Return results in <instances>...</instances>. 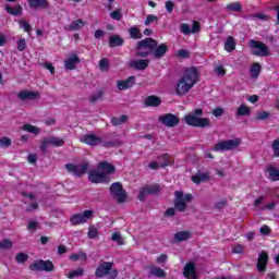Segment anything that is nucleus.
<instances>
[{
    "label": "nucleus",
    "instance_id": "f257e3e1",
    "mask_svg": "<svg viewBox=\"0 0 279 279\" xmlns=\"http://www.w3.org/2000/svg\"><path fill=\"white\" fill-rule=\"evenodd\" d=\"M199 74L195 68H189L184 71L182 77L177 82L175 93L179 97L186 95L191 88L198 82Z\"/></svg>",
    "mask_w": 279,
    "mask_h": 279
},
{
    "label": "nucleus",
    "instance_id": "f03ea898",
    "mask_svg": "<svg viewBox=\"0 0 279 279\" xmlns=\"http://www.w3.org/2000/svg\"><path fill=\"white\" fill-rule=\"evenodd\" d=\"M204 114V110L196 109L194 112H191L184 117V121L187 125L193 128H210V119L199 118Z\"/></svg>",
    "mask_w": 279,
    "mask_h": 279
},
{
    "label": "nucleus",
    "instance_id": "7ed1b4c3",
    "mask_svg": "<svg viewBox=\"0 0 279 279\" xmlns=\"http://www.w3.org/2000/svg\"><path fill=\"white\" fill-rule=\"evenodd\" d=\"M191 202H193L192 194H184L182 191L174 192V208L179 213H184V210H186L187 204H191Z\"/></svg>",
    "mask_w": 279,
    "mask_h": 279
},
{
    "label": "nucleus",
    "instance_id": "20e7f679",
    "mask_svg": "<svg viewBox=\"0 0 279 279\" xmlns=\"http://www.w3.org/2000/svg\"><path fill=\"white\" fill-rule=\"evenodd\" d=\"M118 274L117 270L112 269V263L110 262L101 263L95 271L97 278H105L106 276L107 279H117Z\"/></svg>",
    "mask_w": 279,
    "mask_h": 279
},
{
    "label": "nucleus",
    "instance_id": "39448f33",
    "mask_svg": "<svg viewBox=\"0 0 279 279\" xmlns=\"http://www.w3.org/2000/svg\"><path fill=\"white\" fill-rule=\"evenodd\" d=\"M248 47L252 49V56H257L259 58H267V56H269V47L263 41L251 39L248 41Z\"/></svg>",
    "mask_w": 279,
    "mask_h": 279
},
{
    "label": "nucleus",
    "instance_id": "423d86ee",
    "mask_svg": "<svg viewBox=\"0 0 279 279\" xmlns=\"http://www.w3.org/2000/svg\"><path fill=\"white\" fill-rule=\"evenodd\" d=\"M93 215H95V211L90 209L74 214L70 217V223L71 226H84V223H88L89 219H93Z\"/></svg>",
    "mask_w": 279,
    "mask_h": 279
},
{
    "label": "nucleus",
    "instance_id": "0eeeda50",
    "mask_svg": "<svg viewBox=\"0 0 279 279\" xmlns=\"http://www.w3.org/2000/svg\"><path fill=\"white\" fill-rule=\"evenodd\" d=\"M241 145V138L227 140L215 145L214 151H230Z\"/></svg>",
    "mask_w": 279,
    "mask_h": 279
},
{
    "label": "nucleus",
    "instance_id": "6e6552de",
    "mask_svg": "<svg viewBox=\"0 0 279 279\" xmlns=\"http://www.w3.org/2000/svg\"><path fill=\"white\" fill-rule=\"evenodd\" d=\"M110 193L112 197L117 199L118 204H123L125 199H128V194L125 193V190H123V185L119 182L111 184Z\"/></svg>",
    "mask_w": 279,
    "mask_h": 279
},
{
    "label": "nucleus",
    "instance_id": "1a4fd4ad",
    "mask_svg": "<svg viewBox=\"0 0 279 279\" xmlns=\"http://www.w3.org/2000/svg\"><path fill=\"white\" fill-rule=\"evenodd\" d=\"M90 165L88 162H83L81 165H73V163H66L65 169L69 171V173H72L73 175H84L86 171H88Z\"/></svg>",
    "mask_w": 279,
    "mask_h": 279
},
{
    "label": "nucleus",
    "instance_id": "9d476101",
    "mask_svg": "<svg viewBox=\"0 0 279 279\" xmlns=\"http://www.w3.org/2000/svg\"><path fill=\"white\" fill-rule=\"evenodd\" d=\"M180 32L181 34H184V36H189L190 34H199V32H202V25L197 21L192 23V27L186 23H182L180 25Z\"/></svg>",
    "mask_w": 279,
    "mask_h": 279
},
{
    "label": "nucleus",
    "instance_id": "9b49d317",
    "mask_svg": "<svg viewBox=\"0 0 279 279\" xmlns=\"http://www.w3.org/2000/svg\"><path fill=\"white\" fill-rule=\"evenodd\" d=\"M49 145H52L53 147H63L64 140L56 136L48 137L41 142V151H47V148Z\"/></svg>",
    "mask_w": 279,
    "mask_h": 279
},
{
    "label": "nucleus",
    "instance_id": "f8f14e48",
    "mask_svg": "<svg viewBox=\"0 0 279 279\" xmlns=\"http://www.w3.org/2000/svg\"><path fill=\"white\" fill-rule=\"evenodd\" d=\"M89 181L93 184H104V182H110V177L102 174L99 170H93L88 173Z\"/></svg>",
    "mask_w": 279,
    "mask_h": 279
},
{
    "label": "nucleus",
    "instance_id": "ddd939ff",
    "mask_svg": "<svg viewBox=\"0 0 279 279\" xmlns=\"http://www.w3.org/2000/svg\"><path fill=\"white\" fill-rule=\"evenodd\" d=\"M29 269H32V271H53V263L49 260H37L29 266Z\"/></svg>",
    "mask_w": 279,
    "mask_h": 279
},
{
    "label": "nucleus",
    "instance_id": "4468645a",
    "mask_svg": "<svg viewBox=\"0 0 279 279\" xmlns=\"http://www.w3.org/2000/svg\"><path fill=\"white\" fill-rule=\"evenodd\" d=\"M81 143H85V145H89L90 147H97V145H101V137L95 134H85L80 137Z\"/></svg>",
    "mask_w": 279,
    "mask_h": 279
},
{
    "label": "nucleus",
    "instance_id": "2eb2a0df",
    "mask_svg": "<svg viewBox=\"0 0 279 279\" xmlns=\"http://www.w3.org/2000/svg\"><path fill=\"white\" fill-rule=\"evenodd\" d=\"M159 121L163 125H167V128H175V125H178V123H180V120L178 119V117H175L174 114H171V113L161 116L159 118Z\"/></svg>",
    "mask_w": 279,
    "mask_h": 279
},
{
    "label": "nucleus",
    "instance_id": "dca6fc26",
    "mask_svg": "<svg viewBox=\"0 0 279 279\" xmlns=\"http://www.w3.org/2000/svg\"><path fill=\"white\" fill-rule=\"evenodd\" d=\"M80 64V57L77 54H70L64 61L65 71H75Z\"/></svg>",
    "mask_w": 279,
    "mask_h": 279
},
{
    "label": "nucleus",
    "instance_id": "f3484780",
    "mask_svg": "<svg viewBox=\"0 0 279 279\" xmlns=\"http://www.w3.org/2000/svg\"><path fill=\"white\" fill-rule=\"evenodd\" d=\"M17 97L22 101H36L40 94L38 92L22 90L17 94Z\"/></svg>",
    "mask_w": 279,
    "mask_h": 279
},
{
    "label": "nucleus",
    "instance_id": "a211bd4d",
    "mask_svg": "<svg viewBox=\"0 0 279 279\" xmlns=\"http://www.w3.org/2000/svg\"><path fill=\"white\" fill-rule=\"evenodd\" d=\"M136 84V77L130 76L126 80H120L117 82V86L120 90H130Z\"/></svg>",
    "mask_w": 279,
    "mask_h": 279
},
{
    "label": "nucleus",
    "instance_id": "6ab92c4d",
    "mask_svg": "<svg viewBox=\"0 0 279 279\" xmlns=\"http://www.w3.org/2000/svg\"><path fill=\"white\" fill-rule=\"evenodd\" d=\"M183 276L186 279H197V270L195 269V264L193 262L185 265Z\"/></svg>",
    "mask_w": 279,
    "mask_h": 279
},
{
    "label": "nucleus",
    "instance_id": "aec40b11",
    "mask_svg": "<svg viewBox=\"0 0 279 279\" xmlns=\"http://www.w3.org/2000/svg\"><path fill=\"white\" fill-rule=\"evenodd\" d=\"M158 41L156 39L146 38L137 43L136 49H156Z\"/></svg>",
    "mask_w": 279,
    "mask_h": 279
},
{
    "label": "nucleus",
    "instance_id": "412c9836",
    "mask_svg": "<svg viewBox=\"0 0 279 279\" xmlns=\"http://www.w3.org/2000/svg\"><path fill=\"white\" fill-rule=\"evenodd\" d=\"M97 169H98V171H100V173L108 175V177L110 174L114 173V171H116L114 166L112 163H109L108 161L99 162Z\"/></svg>",
    "mask_w": 279,
    "mask_h": 279
},
{
    "label": "nucleus",
    "instance_id": "4be33fe9",
    "mask_svg": "<svg viewBox=\"0 0 279 279\" xmlns=\"http://www.w3.org/2000/svg\"><path fill=\"white\" fill-rule=\"evenodd\" d=\"M131 69H136V71H145L149 66V60L137 59L130 62Z\"/></svg>",
    "mask_w": 279,
    "mask_h": 279
},
{
    "label": "nucleus",
    "instance_id": "5701e85b",
    "mask_svg": "<svg viewBox=\"0 0 279 279\" xmlns=\"http://www.w3.org/2000/svg\"><path fill=\"white\" fill-rule=\"evenodd\" d=\"M163 162L160 161H151L148 167L149 169H165V167H169V165H171V160H169V155H163L161 156Z\"/></svg>",
    "mask_w": 279,
    "mask_h": 279
},
{
    "label": "nucleus",
    "instance_id": "b1692460",
    "mask_svg": "<svg viewBox=\"0 0 279 279\" xmlns=\"http://www.w3.org/2000/svg\"><path fill=\"white\" fill-rule=\"evenodd\" d=\"M269 260V255L267 252H262L257 258V270L265 271V267H267V263Z\"/></svg>",
    "mask_w": 279,
    "mask_h": 279
},
{
    "label": "nucleus",
    "instance_id": "393cba45",
    "mask_svg": "<svg viewBox=\"0 0 279 279\" xmlns=\"http://www.w3.org/2000/svg\"><path fill=\"white\" fill-rule=\"evenodd\" d=\"M155 277V278H166L167 272L162 268L150 266L148 268V277Z\"/></svg>",
    "mask_w": 279,
    "mask_h": 279
},
{
    "label": "nucleus",
    "instance_id": "a878e982",
    "mask_svg": "<svg viewBox=\"0 0 279 279\" xmlns=\"http://www.w3.org/2000/svg\"><path fill=\"white\" fill-rule=\"evenodd\" d=\"M208 180H210V177L206 172H198L192 177L194 184H202V182H208Z\"/></svg>",
    "mask_w": 279,
    "mask_h": 279
},
{
    "label": "nucleus",
    "instance_id": "bb28decb",
    "mask_svg": "<svg viewBox=\"0 0 279 279\" xmlns=\"http://www.w3.org/2000/svg\"><path fill=\"white\" fill-rule=\"evenodd\" d=\"M28 4L35 10L49 8L47 0H28Z\"/></svg>",
    "mask_w": 279,
    "mask_h": 279
},
{
    "label": "nucleus",
    "instance_id": "cd10ccee",
    "mask_svg": "<svg viewBox=\"0 0 279 279\" xmlns=\"http://www.w3.org/2000/svg\"><path fill=\"white\" fill-rule=\"evenodd\" d=\"M156 191H158V185H155L153 187H143L140 191L137 199H140V202H143V199H145V197L149 195V193H156Z\"/></svg>",
    "mask_w": 279,
    "mask_h": 279
},
{
    "label": "nucleus",
    "instance_id": "c85d7f7f",
    "mask_svg": "<svg viewBox=\"0 0 279 279\" xmlns=\"http://www.w3.org/2000/svg\"><path fill=\"white\" fill-rule=\"evenodd\" d=\"M169 50V47H167V44H160L155 50H153L154 58H162L165 53Z\"/></svg>",
    "mask_w": 279,
    "mask_h": 279
},
{
    "label": "nucleus",
    "instance_id": "c756f323",
    "mask_svg": "<svg viewBox=\"0 0 279 279\" xmlns=\"http://www.w3.org/2000/svg\"><path fill=\"white\" fill-rule=\"evenodd\" d=\"M145 104H146V106H149L151 108H158V106H160V104H162V100L158 96H148L145 99Z\"/></svg>",
    "mask_w": 279,
    "mask_h": 279
},
{
    "label": "nucleus",
    "instance_id": "7c9ffc66",
    "mask_svg": "<svg viewBox=\"0 0 279 279\" xmlns=\"http://www.w3.org/2000/svg\"><path fill=\"white\" fill-rule=\"evenodd\" d=\"M260 69H263V68L260 66V63H258V62H254L251 65L250 75H251V77H253V80H256L260 75Z\"/></svg>",
    "mask_w": 279,
    "mask_h": 279
},
{
    "label": "nucleus",
    "instance_id": "2f4dec72",
    "mask_svg": "<svg viewBox=\"0 0 279 279\" xmlns=\"http://www.w3.org/2000/svg\"><path fill=\"white\" fill-rule=\"evenodd\" d=\"M191 239V232L189 231H179L174 234V241L182 243V241H189Z\"/></svg>",
    "mask_w": 279,
    "mask_h": 279
},
{
    "label": "nucleus",
    "instance_id": "473e14b6",
    "mask_svg": "<svg viewBox=\"0 0 279 279\" xmlns=\"http://www.w3.org/2000/svg\"><path fill=\"white\" fill-rule=\"evenodd\" d=\"M84 21L82 20H76L74 22L71 23V25H68L65 27V29L70 31V32H77V29H82V27H84Z\"/></svg>",
    "mask_w": 279,
    "mask_h": 279
},
{
    "label": "nucleus",
    "instance_id": "72a5a7b5",
    "mask_svg": "<svg viewBox=\"0 0 279 279\" xmlns=\"http://www.w3.org/2000/svg\"><path fill=\"white\" fill-rule=\"evenodd\" d=\"M252 114V109L247 105H241L236 110L238 117H250Z\"/></svg>",
    "mask_w": 279,
    "mask_h": 279
},
{
    "label": "nucleus",
    "instance_id": "f704fd0d",
    "mask_svg": "<svg viewBox=\"0 0 279 279\" xmlns=\"http://www.w3.org/2000/svg\"><path fill=\"white\" fill-rule=\"evenodd\" d=\"M22 130L24 132H29V134H34L35 136H38V134H40V129L32 124H24L22 126Z\"/></svg>",
    "mask_w": 279,
    "mask_h": 279
},
{
    "label": "nucleus",
    "instance_id": "c9c22d12",
    "mask_svg": "<svg viewBox=\"0 0 279 279\" xmlns=\"http://www.w3.org/2000/svg\"><path fill=\"white\" fill-rule=\"evenodd\" d=\"M5 10L9 14H13V16H19L23 12V7L16 5V7H11V5H5Z\"/></svg>",
    "mask_w": 279,
    "mask_h": 279
},
{
    "label": "nucleus",
    "instance_id": "e433bc0d",
    "mask_svg": "<svg viewBox=\"0 0 279 279\" xmlns=\"http://www.w3.org/2000/svg\"><path fill=\"white\" fill-rule=\"evenodd\" d=\"M123 45V40L118 35H111L109 38L110 47H121Z\"/></svg>",
    "mask_w": 279,
    "mask_h": 279
},
{
    "label": "nucleus",
    "instance_id": "4c0bfd02",
    "mask_svg": "<svg viewBox=\"0 0 279 279\" xmlns=\"http://www.w3.org/2000/svg\"><path fill=\"white\" fill-rule=\"evenodd\" d=\"M268 175H269V180H271L272 182H278V180H279V169L269 168L268 169Z\"/></svg>",
    "mask_w": 279,
    "mask_h": 279
},
{
    "label": "nucleus",
    "instance_id": "58836bf2",
    "mask_svg": "<svg viewBox=\"0 0 279 279\" xmlns=\"http://www.w3.org/2000/svg\"><path fill=\"white\" fill-rule=\"evenodd\" d=\"M129 33H130L131 38H134V39L143 38V34L141 33V31L136 26L131 27L129 29Z\"/></svg>",
    "mask_w": 279,
    "mask_h": 279
},
{
    "label": "nucleus",
    "instance_id": "ea45409f",
    "mask_svg": "<svg viewBox=\"0 0 279 279\" xmlns=\"http://www.w3.org/2000/svg\"><path fill=\"white\" fill-rule=\"evenodd\" d=\"M84 276V268H77L75 270L70 271L68 275L69 279L82 278Z\"/></svg>",
    "mask_w": 279,
    "mask_h": 279
},
{
    "label": "nucleus",
    "instance_id": "a19ab883",
    "mask_svg": "<svg viewBox=\"0 0 279 279\" xmlns=\"http://www.w3.org/2000/svg\"><path fill=\"white\" fill-rule=\"evenodd\" d=\"M98 66L102 73H107L108 69H110V61L108 59H101Z\"/></svg>",
    "mask_w": 279,
    "mask_h": 279
},
{
    "label": "nucleus",
    "instance_id": "79ce46f5",
    "mask_svg": "<svg viewBox=\"0 0 279 279\" xmlns=\"http://www.w3.org/2000/svg\"><path fill=\"white\" fill-rule=\"evenodd\" d=\"M128 122V116H120L119 118H112V125H123V123Z\"/></svg>",
    "mask_w": 279,
    "mask_h": 279
},
{
    "label": "nucleus",
    "instance_id": "37998d69",
    "mask_svg": "<svg viewBox=\"0 0 279 279\" xmlns=\"http://www.w3.org/2000/svg\"><path fill=\"white\" fill-rule=\"evenodd\" d=\"M270 114L267 111H258L255 116L256 121H265L269 119Z\"/></svg>",
    "mask_w": 279,
    "mask_h": 279
},
{
    "label": "nucleus",
    "instance_id": "c03bdc74",
    "mask_svg": "<svg viewBox=\"0 0 279 279\" xmlns=\"http://www.w3.org/2000/svg\"><path fill=\"white\" fill-rule=\"evenodd\" d=\"M227 10H231V12H241V10H243V7L239 2H234L227 5Z\"/></svg>",
    "mask_w": 279,
    "mask_h": 279
},
{
    "label": "nucleus",
    "instance_id": "a18cd8bd",
    "mask_svg": "<svg viewBox=\"0 0 279 279\" xmlns=\"http://www.w3.org/2000/svg\"><path fill=\"white\" fill-rule=\"evenodd\" d=\"M226 51H234V39L229 37L225 44Z\"/></svg>",
    "mask_w": 279,
    "mask_h": 279
},
{
    "label": "nucleus",
    "instance_id": "49530a36",
    "mask_svg": "<svg viewBox=\"0 0 279 279\" xmlns=\"http://www.w3.org/2000/svg\"><path fill=\"white\" fill-rule=\"evenodd\" d=\"M111 241H113L114 243H118V245H123V238L119 232L112 233Z\"/></svg>",
    "mask_w": 279,
    "mask_h": 279
},
{
    "label": "nucleus",
    "instance_id": "de8ad7c7",
    "mask_svg": "<svg viewBox=\"0 0 279 279\" xmlns=\"http://www.w3.org/2000/svg\"><path fill=\"white\" fill-rule=\"evenodd\" d=\"M86 253H76L70 255V260H86Z\"/></svg>",
    "mask_w": 279,
    "mask_h": 279
},
{
    "label": "nucleus",
    "instance_id": "09e8293b",
    "mask_svg": "<svg viewBox=\"0 0 279 279\" xmlns=\"http://www.w3.org/2000/svg\"><path fill=\"white\" fill-rule=\"evenodd\" d=\"M98 234H99V231L97 230V228L89 227V230L87 232L88 239H97Z\"/></svg>",
    "mask_w": 279,
    "mask_h": 279
},
{
    "label": "nucleus",
    "instance_id": "8fccbe9b",
    "mask_svg": "<svg viewBox=\"0 0 279 279\" xmlns=\"http://www.w3.org/2000/svg\"><path fill=\"white\" fill-rule=\"evenodd\" d=\"M158 22V16L154 15V14H149L147 15L146 20L144 21L145 25H151V23H156Z\"/></svg>",
    "mask_w": 279,
    "mask_h": 279
},
{
    "label": "nucleus",
    "instance_id": "3c124183",
    "mask_svg": "<svg viewBox=\"0 0 279 279\" xmlns=\"http://www.w3.org/2000/svg\"><path fill=\"white\" fill-rule=\"evenodd\" d=\"M272 151L274 156H276V158H279V140H275L272 142Z\"/></svg>",
    "mask_w": 279,
    "mask_h": 279
},
{
    "label": "nucleus",
    "instance_id": "603ef678",
    "mask_svg": "<svg viewBox=\"0 0 279 279\" xmlns=\"http://www.w3.org/2000/svg\"><path fill=\"white\" fill-rule=\"evenodd\" d=\"M10 247H12V241L5 239L0 242V250H10Z\"/></svg>",
    "mask_w": 279,
    "mask_h": 279
},
{
    "label": "nucleus",
    "instance_id": "864d4df0",
    "mask_svg": "<svg viewBox=\"0 0 279 279\" xmlns=\"http://www.w3.org/2000/svg\"><path fill=\"white\" fill-rule=\"evenodd\" d=\"M12 145V140L10 137L0 138V147H10Z\"/></svg>",
    "mask_w": 279,
    "mask_h": 279
},
{
    "label": "nucleus",
    "instance_id": "5fc2aeb1",
    "mask_svg": "<svg viewBox=\"0 0 279 279\" xmlns=\"http://www.w3.org/2000/svg\"><path fill=\"white\" fill-rule=\"evenodd\" d=\"M245 250V246L241 245V244H235L232 247V253L233 254H243V251Z\"/></svg>",
    "mask_w": 279,
    "mask_h": 279
},
{
    "label": "nucleus",
    "instance_id": "6e6d98bb",
    "mask_svg": "<svg viewBox=\"0 0 279 279\" xmlns=\"http://www.w3.org/2000/svg\"><path fill=\"white\" fill-rule=\"evenodd\" d=\"M111 19H113L114 21H121V19H123V14H121V10H116L113 12H111Z\"/></svg>",
    "mask_w": 279,
    "mask_h": 279
},
{
    "label": "nucleus",
    "instance_id": "4d7b16f0",
    "mask_svg": "<svg viewBox=\"0 0 279 279\" xmlns=\"http://www.w3.org/2000/svg\"><path fill=\"white\" fill-rule=\"evenodd\" d=\"M26 48H27V41H25V39H20L17 41V51H25Z\"/></svg>",
    "mask_w": 279,
    "mask_h": 279
},
{
    "label": "nucleus",
    "instance_id": "13d9d810",
    "mask_svg": "<svg viewBox=\"0 0 279 279\" xmlns=\"http://www.w3.org/2000/svg\"><path fill=\"white\" fill-rule=\"evenodd\" d=\"M28 256L25 253H20L15 256L16 263H25L27 260Z\"/></svg>",
    "mask_w": 279,
    "mask_h": 279
},
{
    "label": "nucleus",
    "instance_id": "bf43d9fd",
    "mask_svg": "<svg viewBox=\"0 0 279 279\" xmlns=\"http://www.w3.org/2000/svg\"><path fill=\"white\" fill-rule=\"evenodd\" d=\"M151 53V51H147L145 49H137L136 56H138L140 58H147V56H149Z\"/></svg>",
    "mask_w": 279,
    "mask_h": 279
},
{
    "label": "nucleus",
    "instance_id": "052dcab7",
    "mask_svg": "<svg viewBox=\"0 0 279 279\" xmlns=\"http://www.w3.org/2000/svg\"><path fill=\"white\" fill-rule=\"evenodd\" d=\"M177 56H179V58H189V56H191V52L186 49H180Z\"/></svg>",
    "mask_w": 279,
    "mask_h": 279
},
{
    "label": "nucleus",
    "instance_id": "680f3d73",
    "mask_svg": "<svg viewBox=\"0 0 279 279\" xmlns=\"http://www.w3.org/2000/svg\"><path fill=\"white\" fill-rule=\"evenodd\" d=\"M173 8H175V3H173V1H166V10L169 14L173 12Z\"/></svg>",
    "mask_w": 279,
    "mask_h": 279
},
{
    "label": "nucleus",
    "instance_id": "e2e57ef3",
    "mask_svg": "<svg viewBox=\"0 0 279 279\" xmlns=\"http://www.w3.org/2000/svg\"><path fill=\"white\" fill-rule=\"evenodd\" d=\"M215 72L217 73V75L220 76L226 75V69H223V65H217Z\"/></svg>",
    "mask_w": 279,
    "mask_h": 279
},
{
    "label": "nucleus",
    "instance_id": "0e129e2a",
    "mask_svg": "<svg viewBox=\"0 0 279 279\" xmlns=\"http://www.w3.org/2000/svg\"><path fill=\"white\" fill-rule=\"evenodd\" d=\"M167 255L166 254H161V255H159L158 257H157V263L159 264V265H163V263H167Z\"/></svg>",
    "mask_w": 279,
    "mask_h": 279
},
{
    "label": "nucleus",
    "instance_id": "69168bd1",
    "mask_svg": "<svg viewBox=\"0 0 279 279\" xmlns=\"http://www.w3.org/2000/svg\"><path fill=\"white\" fill-rule=\"evenodd\" d=\"M21 25H22L24 32H26L27 34H29V32L32 31V26L29 25V23L23 21V22H21Z\"/></svg>",
    "mask_w": 279,
    "mask_h": 279
},
{
    "label": "nucleus",
    "instance_id": "338daca9",
    "mask_svg": "<svg viewBox=\"0 0 279 279\" xmlns=\"http://www.w3.org/2000/svg\"><path fill=\"white\" fill-rule=\"evenodd\" d=\"M37 228H38L37 221L32 220L31 222H28L27 230H37Z\"/></svg>",
    "mask_w": 279,
    "mask_h": 279
},
{
    "label": "nucleus",
    "instance_id": "774afa93",
    "mask_svg": "<svg viewBox=\"0 0 279 279\" xmlns=\"http://www.w3.org/2000/svg\"><path fill=\"white\" fill-rule=\"evenodd\" d=\"M214 117H223V109L217 108L213 111Z\"/></svg>",
    "mask_w": 279,
    "mask_h": 279
}]
</instances>
